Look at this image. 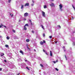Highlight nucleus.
<instances>
[{
  "instance_id": "obj_46",
  "label": "nucleus",
  "mask_w": 75,
  "mask_h": 75,
  "mask_svg": "<svg viewBox=\"0 0 75 75\" xmlns=\"http://www.w3.org/2000/svg\"><path fill=\"white\" fill-rule=\"evenodd\" d=\"M10 15H11V16L12 15H11V13H10Z\"/></svg>"
},
{
  "instance_id": "obj_19",
  "label": "nucleus",
  "mask_w": 75,
  "mask_h": 75,
  "mask_svg": "<svg viewBox=\"0 0 75 75\" xmlns=\"http://www.w3.org/2000/svg\"><path fill=\"white\" fill-rule=\"evenodd\" d=\"M57 26L59 27V28H61V26L60 25H58Z\"/></svg>"
},
{
  "instance_id": "obj_52",
  "label": "nucleus",
  "mask_w": 75,
  "mask_h": 75,
  "mask_svg": "<svg viewBox=\"0 0 75 75\" xmlns=\"http://www.w3.org/2000/svg\"><path fill=\"white\" fill-rule=\"evenodd\" d=\"M20 21H21V20H19V22H20Z\"/></svg>"
},
{
  "instance_id": "obj_23",
  "label": "nucleus",
  "mask_w": 75,
  "mask_h": 75,
  "mask_svg": "<svg viewBox=\"0 0 75 75\" xmlns=\"http://www.w3.org/2000/svg\"><path fill=\"white\" fill-rule=\"evenodd\" d=\"M43 35L44 37H45V34L43 33Z\"/></svg>"
},
{
  "instance_id": "obj_51",
  "label": "nucleus",
  "mask_w": 75,
  "mask_h": 75,
  "mask_svg": "<svg viewBox=\"0 0 75 75\" xmlns=\"http://www.w3.org/2000/svg\"><path fill=\"white\" fill-rule=\"evenodd\" d=\"M24 20H26V19L25 18V19H24Z\"/></svg>"
},
{
  "instance_id": "obj_5",
  "label": "nucleus",
  "mask_w": 75,
  "mask_h": 75,
  "mask_svg": "<svg viewBox=\"0 0 75 75\" xmlns=\"http://www.w3.org/2000/svg\"><path fill=\"white\" fill-rule=\"evenodd\" d=\"M25 6H29V3H27L25 5Z\"/></svg>"
},
{
  "instance_id": "obj_36",
  "label": "nucleus",
  "mask_w": 75,
  "mask_h": 75,
  "mask_svg": "<svg viewBox=\"0 0 75 75\" xmlns=\"http://www.w3.org/2000/svg\"><path fill=\"white\" fill-rule=\"evenodd\" d=\"M1 70H2V69H1V68H0V71H1Z\"/></svg>"
},
{
  "instance_id": "obj_29",
  "label": "nucleus",
  "mask_w": 75,
  "mask_h": 75,
  "mask_svg": "<svg viewBox=\"0 0 75 75\" xmlns=\"http://www.w3.org/2000/svg\"><path fill=\"white\" fill-rule=\"evenodd\" d=\"M45 53L46 54V55H48V53H47V52H45Z\"/></svg>"
},
{
  "instance_id": "obj_25",
  "label": "nucleus",
  "mask_w": 75,
  "mask_h": 75,
  "mask_svg": "<svg viewBox=\"0 0 75 75\" xmlns=\"http://www.w3.org/2000/svg\"><path fill=\"white\" fill-rule=\"evenodd\" d=\"M27 45H28L27 44V48H28V49H29L30 50V48H29V47H28V46H27Z\"/></svg>"
},
{
  "instance_id": "obj_4",
  "label": "nucleus",
  "mask_w": 75,
  "mask_h": 75,
  "mask_svg": "<svg viewBox=\"0 0 75 75\" xmlns=\"http://www.w3.org/2000/svg\"><path fill=\"white\" fill-rule=\"evenodd\" d=\"M24 15L25 17H27V16H28V13L27 12L25 13L24 14Z\"/></svg>"
},
{
  "instance_id": "obj_54",
  "label": "nucleus",
  "mask_w": 75,
  "mask_h": 75,
  "mask_svg": "<svg viewBox=\"0 0 75 75\" xmlns=\"http://www.w3.org/2000/svg\"><path fill=\"white\" fill-rule=\"evenodd\" d=\"M64 51H65H65H66L65 50H64Z\"/></svg>"
},
{
  "instance_id": "obj_9",
  "label": "nucleus",
  "mask_w": 75,
  "mask_h": 75,
  "mask_svg": "<svg viewBox=\"0 0 75 75\" xmlns=\"http://www.w3.org/2000/svg\"><path fill=\"white\" fill-rule=\"evenodd\" d=\"M50 56L51 57H52V51H50Z\"/></svg>"
},
{
  "instance_id": "obj_30",
  "label": "nucleus",
  "mask_w": 75,
  "mask_h": 75,
  "mask_svg": "<svg viewBox=\"0 0 75 75\" xmlns=\"http://www.w3.org/2000/svg\"><path fill=\"white\" fill-rule=\"evenodd\" d=\"M49 38H52V36H50Z\"/></svg>"
},
{
  "instance_id": "obj_53",
  "label": "nucleus",
  "mask_w": 75,
  "mask_h": 75,
  "mask_svg": "<svg viewBox=\"0 0 75 75\" xmlns=\"http://www.w3.org/2000/svg\"><path fill=\"white\" fill-rule=\"evenodd\" d=\"M1 37H1V36H0V38H1Z\"/></svg>"
},
{
  "instance_id": "obj_7",
  "label": "nucleus",
  "mask_w": 75,
  "mask_h": 75,
  "mask_svg": "<svg viewBox=\"0 0 75 75\" xmlns=\"http://www.w3.org/2000/svg\"><path fill=\"white\" fill-rule=\"evenodd\" d=\"M50 6L51 7H53V6H54V4L52 3L51 4H50Z\"/></svg>"
},
{
  "instance_id": "obj_13",
  "label": "nucleus",
  "mask_w": 75,
  "mask_h": 75,
  "mask_svg": "<svg viewBox=\"0 0 75 75\" xmlns=\"http://www.w3.org/2000/svg\"><path fill=\"white\" fill-rule=\"evenodd\" d=\"M5 47H6L7 48H8V45H5Z\"/></svg>"
},
{
  "instance_id": "obj_50",
  "label": "nucleus",
  "mask_w": 75,
  "mask_h": 75,
  "mask_svg": "<svg viewBox=\"0 0 75 75\" xmlns=\"http://www.w3.org/2000/svg\"><path fill=\"white\" fill-rule=\"evenodd\" d=\"M72 19H74V18L73 17H72Z\"/></svg>"
},
{
  "instance_id": "obj_6",
  "label": "nucleus",
  "mask_w": 75,
  "mask_h": 75,
  "mask_svg": "<svg viewBox=\"0 0 75 75\" xmlns=\"http://www.w3.org/2000/svg\"><path fill=\"white\" fill-rule=\"evenodd\" d=\"M42 14L43 17H45V13L43 11H42Z\"/></svg>"
},
{
  "instance_id": "obj_21",
  "label": "nucleus",
  "mask_w": 75,
  "mask_h": 75,
  "mask_svg": "<svg viewBox=\"0 0 75 75\" xmlns=\"http://www.w3.org/2000/svg\"><path fill=\"white\" fill-rule=\"evenodd\" d=\"M55 69H56V71H58V69L56 68Z\"/></svg>"
},
{
  "instance_id": "obj_33",
  "label": "nucleus",
  "mask_w": 75,
  "mask_h": 75,
  "mask_svg": "<svg viewBox=\"0 0 75 75\" xmlns=\"http://www.w3.org/2000/svg\"><path fill=\"white\" fill-rule=\"evenodd\" d=\"M53 62H54V64H55V63H56V62H55V61H54Z\"/></svg>"
},
{
  "instance_id": "obj_38",
  "label": "nucleus",
  "mask_w": 75,
  "mask_h": 75,
  "mask_svg": "<svg viewBox=\"0 0 75 75\" xmlns=\"http://www.w3.org/2000/svg\"><path fill=\"white\" fill-rule=\"evenodd\" d=\"M30 23H31V25H33V23H32V22H30Z\"/></svg>"
},
{
  "instance_id": "obj_39",
  "label": "nucleus",
  "mask_w": 75,
  "mask_h": 75,
  "mask_svg": "<svg viewBox=\"0 0 75 75\" xmlns=\"http://www.w3.org/2000/svg\"><path fill=\"white\" fill-rule=\"evenodd\" d=\"M1 57H3V55H2V54H1Z\"/></svg>"
},
{
  "instance_id": "obj_47",
  "label": "nucleus",
  "mask_w": 75,
  "mask_h": 75,
  "mask_svg": "<svg viewBox=\"0 0 75 75\" xmlns=\"http://www.w3.org/2000/svg\"><path fill=\"white\" fill-rule=\"evenodd\" d=\"M34 51H35H35H36V50H35L34 49Z\"/></svg>"
},
{
  "instance_id": "obj_11",
  "label": "nucleus",
  "mask_w": 75,
  "mask_h": 75,
  "mask_svg": "<svg viewBox=\"0 0 75 75\" xmlns=\"http://www.w3.org/2000/svg\"><path fill=\"white\" fill-rule=\"evenodd\" d=\"M26 41L27 42H28L30 41V40H29L28 39H27L26 40Z\"/></svg>"
},
{
  "instance_id": "obj_26",
  "label": "nucleus",
  "mask_w": 75,
  "mask_h": 75,
  "mask_svg": "<svg viewBox=\"0 0 75 75\" xmlns=\"http://www.w3.org/2000/svg\"><path fill=\"white\" fill-rule=\"evenodd\" d=\"M26 68H27V69H28V70H30V69H29V68H28V67H26Z\"/></svg>"
},
{
  "instance_id": "obj_43",
  "label": "nucleus",
  "mask_w": 75,
  "mask_h": 75,
  "mask_svg": "<svg viewBox=\"0 0 75 75\" xmlns=\"http://www.w3.org/2000/svg\"><path fill=\"white\" fill-rule=\"evenodd\" d=\"M2 55H4V54L2 53Z\"/></svg>"
},
{
  "instance_id": "obj_14",
  "label": "nucleus",
  "mask_w": 75,
  "mask_h": 75,
  "mask_svg": "<svg viewBox=\"0 0 75 75\" xmlns=\"http://www.w3.org/2000/svg\"><path fill=\"white\" fill-rule=\"evenodd\" d=\"M41 26L42 28H43V29L44 30V26H43V25H41Z\"/></svg>"
},
{
  "instance_id": "obj_10",
  "label": "nucleus",
  "mask_w": 75,
  "mask_h": 75,
  "mask_svg": "<svg viewBox=\"0 0 75 75\" xmlns=\"http://www.w3.org/2000/svg\"><path fill=\"white\" fill-rule=\"evenodd\" d=\"M24 8V5L22 4L21 5V9H23Z\"/></svg>"
},
{
  "instance_id": "obj_35",
  "label": "nucleus",
  "mask_w": 75,
  "mask_h": 75,
  "mask_svg": "<svg viewBox=\"0 0 75 75\" xmlns=\"http://www.w3.org/2000/svg\"><path fill=\"white\" fill-rule=\"evenodd\" d=\"M2 26H2V25H0V28H1V27H2Z\"/></svg>"
},
{
  "instance_id": "obj_42",
  "label": "nucleus",
  "mask_w": 75,
  "mask_h": 75,
  "mask_svg": "<svg viewBox=\"0 0 75 75\" xmlns=\"http://www.w3.org/2000/svg\"><path fill=\"white\" fill-rule=\"evenodd\" d=\"M13 14H12V15H11V17H13Z\"/></svg>"
},
{
  "instance_id": "obj_20",
  "label": "nucleus",
  "mask_w": 75,
  "mask_h": 75,
  "mask_svg": "<svg viewBox=\"0 0 75 75\" xmlns=\"http://www.w3.org/2000/svg\"><path fill=\"white\" fill-rule=\"evenodd\" d=\"M40 65L41 67H43V65L42 64H40Z\"/></svg>"
},
{
  "instance_id": "obj_3",
  "label": "nucleus",
  "mask_w": 75,
  "mask_h": 75,
  "mask_svg": "<svg viewBox=\"0 0 75 75\" xmlns=\"http://www.w3.org/2000/svg\"><path fill=\"white\" fill-rule=\"evenodd\" d=\"M43 42H42V41H40V45H43L44 43H45V40H43Z\"/></svg>"
},
{
  "instance_id": "obj_34",
  "label": "nucleus",
  "mask_w": 75,
  "mask_h": 75,
  "mask_svg": "<svg viewBox=\"0 0 75 75\" xmlns=\"http://www.w3.org/2000/svg\"><path fill=\"white\" fill-rule=\"evenodd\" d=\"M4 61L5 62H7V61L6 60H4Z\"/></svg>"
},
{
  "instance_id": "obj_41",
  "label": "nucleus",
  "mask_w": 75,
  "mask_h": 75,
  "mask_svg": "<svg viewBox=\"0 0 75 75\" xmlns=\"http://www.w3.org/2000/svg\"><path fill=\"white\" fill-rule=\"evenodd\" d=\"M25 62H27V60H25Z\"/></svg>"
},
{
  "instance_id": "obj_8",
  "label": "nucleus",
  "mask_w": 75,
  "mask_h": 75,
  "mask_svg": "<svg viewBox=\"0 0 75 75\" xmlns=\"http://www.w3.org/2000/svg\"><path fill=\"white\" fill-rule=\"evenodd\" d=\"M20 53H21V54H22V55H24V53L22 50H20Z\"/></svg>"
},
{
  "instance_id": "obj_44",
  "label": "nucleus",
  "mask_w": 75,
  "mask_h": 75,
  "mask_svg": "<svg viewBox=\"0 0 75 75\" xmlns=\"http://www.w3.org/2000/svg\"><path fill=\"white\" fill-rule=\"evenodd\" d=\"M55 44H57V41L56 42H55Z\"/></svg>"
},
{
  "instance_id": "obj_22",
  "label": "nucleus",
  "mask_w": 75,
  "mask_h": 75,
  "mask_svg": "<svg viewBox=\"0 0 75 75\" xmlns=\"http://www.w3.org/2000/svg\"><path fill=\"white\" fill-rule=\"evenodd\" d=\"M11 2V0H8V2L10 3Z\"/></svg>"
},
{
  "instance_id": "obj_24",
  "label": "nucleus",
  "mask_w": 75,
  "mask_h": 75,
  "mask_svg": "<svg viewBox=\"0 0 75 75\" xmlns=\"http://www.w3.org/2000/svg\"><path fill=\"white\" fill-rule=\"evenodd\" d=\"M43 52H45V50H44V49H43Z\"/></svg>"
},
{
  "instance_id": "obj_45",
  "label": "nucleus",
  "mask_w": 75,
  "mask_h": 75,
  "mask_svg": "<svg viewBox=\"0 0 75 75\" xmlns=\"http://www.w3.org/2000/svg\"><path fill=\"white\" fill-rule=\"evenodd\" d=\"M32 2L33 3H34V1L32 0Z\"/></svg>"
},
{
  "instance_id": "obj_16",
  "label": "nucleus",
  "mask_w": 75,
  "mask_h": 75,
  "mask_svg": "<svg viewBox=\"0 0 75 75\" xmlns=\"http://www.w3.org/2000/svg\"><path fill=\"white\" fill-rule=\"evenodd\" d=\"M9 38H10V37H9L8 36H7V40H9Z\"/></svg>"
},
{
  "instance_id": "obj_49",
  "label": "nucleus",
  "mask_w": 75,
  "mask_h": 75,
  "mask_svg": "<svg viewBox=\"0 0 75 75\" xmlns=\"http://www.w3.org/2000/svg\"><path fill=\"white\" fill-rule=\"evenodd\" d=\"M20 74V73H18L17 74V75H19Z\"/></svg>"
},
{
  "instance_id": "obj_56",
  "label": "nucleus",
  "mask_w": 75,
  "mask_h": 75,
  "mask_svg": "<svg viewBox=\"0 0 75 75\" xmlns=\"http://www.w3.org/2000/svg\"><path fill=\"white\" fill-rule=\"evenodd\" d=\"M33 0V1H34V0Z\"/></svg>"
},
{
  "instance_id": "obj_1",
  "label": "nucleus",
  "mask_w": 75,
  "mask_h": 75,
  "mask_svg": "<svg viewBox=\"0 0 75 75\" xmlns=\"http://www.w3.org/2000/svg\"><path fill=\"white\" fill-rule=\"evenodd\" d=\"M26 26H27L28 27L29 26V25H28V23H26L25 25L24 26V29L25 30H27V27H25Z\"/></svg>"
},
{
  "instance_id": "obj_17",
  "label": "nucleus",
  "mask_w": 75,
  "mask_h": 75,
  "mask_svg": "<svg viewBox=\"0 0 75 75\" xmlns=\"http://www.w3.org/2000/svg\"><path fill=\"white\" fill-rule=\"evenodd\" d=\"M72 7H73V8H74V10H75V8L74 7V5H72Z\"/></svg>"
},
{
  "instance_id": "obj_12",
  "label": "nucleus",
  "mask_w": 75,
  "mask_h": 75,
  "mask_svg": "<svg viewBox=\"0 0 75 75\" xmlns=\"http://www.w3.org/2000/svg\"><path fill=\"white\" fill-rule=\"evenodd\" d=\"M44 8H47V6L46 5H44Z\"/></svg>"
},
{
  "instance_id": "obj_37",
  "label": "nucleus",
  "mask_w": 75,
  "mask_h": 75,
  "mask_svg": "<svg viewBox=\"0 0 75 75\" xmlns=\"http://www.w3.org/2000/svg\"><path fill=\"white\" fill-rule=\"evenodd\" d=\"M29 21H30V23H31V20H29Z\"/></svg>"
},
{
  "instance_id": "obj_40",
  "label": "nucleus",
  "mask_w": 75,
  "mask_h": 75,
  "mask_svg": "<svg viewBox=\"0 0 75 75\" xmlns=\"http://www.w3.org/2000/svg\"><path fill=\"white\" fill-rule=\"evenodd\" d=\"M56 62H58V60H57Z\"/></svg>"
},
{
  "instance_id": "obj_55",
  "label": "nucleus",
  "mask_w": 75,
  "mask_h": 75,
  "mask_svg": "<svg viewBox=\"0 0 75 75\" xmlns=\"http://www.w3.org/2000/svg\"><path fill=\"white\" fill-rule=\"evenodd\" d=\"M65 58L66 59H67V57H66V56H65Z\"/></svg>"
},
{
  "instance_id": "obj_48",
  "label": "nucleus",
  "mask_w": 75,
  "mask_h": 75,
  "mask_svg": "<svg viewBox=\"0 0 75 75\" xmlns=\"http://www.w3.org/2000/svg\"><path fill=\"white\" fill-rule=\"evenodd\" d=\"M51 1H54V0H50Z\"/></svg>"
},
{
  "instance_id": "obj_27",
  "label": "nucleus",
  "mask_w": 75,
  "mask_h": 75,
  "mask_svg": "<svg viewBox=\"0 0 75 75\" xmlns=\"http://www.w3.org/2000/svg\"><path fill=\"white\" fill-rule=\"evenodd\" d=\"M73 45H75V42H73Z\"/></svg>"
},
{
  "instance_id": "obj_15",
  "label": "nucleus",
  "mask_w": 75,
  "mask_h": 75,
  "mask_svg": "<svg viewBox=\"0 0 75 75\" xmlns=\"http://www.w3.org/2000/svg\"><path fill=\"white\" fill-rule=\"evenodd\" d=\"M1 25L2 26H3V27H5V28H6V26L5 25H3L2 24H1Z\"/></svg>"
},
{
  "instance_id": "obj_28",
  "label": "nucleus",
  "mask_w": 75,
  "mask_h": 75,
  "mask_svg": "<svg viewBox=\"0 0 75 75\" xmlns=\"http://www.w3.org/2000/svg\"><path fill=\"white\" fill-rule=\"evenodd\" d=\"M32 33H34V30H32Z\"/></svg>"
},
{
  "instance_id": "obj_32",
  "label": "nucleus",
  "mask_w": 75,
  "mask_h": 75,
  "mask_svg": "<svg viewBox=\"0 0 75 75\" xmlns=\"http://www.w3.org/2000/svg\"><path fill=\"white\" fill-rule=\"evenodd\" d=\"M63 48L64 49H65V46H63Z\"/></svg>"
},
{
  "instance_id": "obj_18",
  "label": "nucleus",
  "mask_w": 75,
  "mask_h": 75,
  "mask_svg": "<svg viewBox=\"0 0 75 75\" xmlns=\"http://www.w3.org/2000/svg\"><path fill=\"white\" fill-rule=\"evenodd\" d=\"M13 33H16V31L14 30L13 29Z\"/></svg>"
},
{
  "instance_id": "obj_2",
  "label": "nucleus",
  "mask_w": 75,
  "mask_h": 75,
  "mask_svg": "<svg viewBox=\"0 0 75 75\" xmlns=\"http://www.w3.org/2000/svg\"><path fill=\"white\" fill-rule=\"evenodd\" d=\"M59 8L60 9V11H62V7H63V6H62V4H60L59 5Z\"/></svg>"
},
{
  "instance_id": "obj_31",
  "label": "nucleus",
  "mask_w": 75,
  "mask_h": 75,
  "mask_svg": "<svg viewBox=\"0 0 75 75\" xmlns=\"http://www.w3.org/2000/svg\"><path fill=\"white\" fill-rule=\"evenodd\" d=\"M34 4H31V6H34Z\"/></svg>"
}]
</instances>
